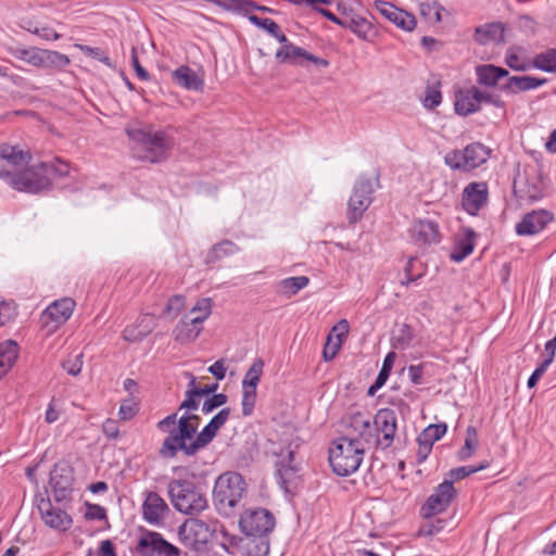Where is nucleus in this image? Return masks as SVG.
Returning a JSON list of instances; mask_svg holds the SVG:
<instances>
[{"label": "nucleus", "instance_id": "obj_1", "mask_svg": "<svg viewBox=\"0 0 556 556\" xmlns=\"http://www.w3.org/2000/svg\"><path fill=\"white\" fill-rule=\"evenodd\" d=\"M276 519L271 511L263 507L245 509L239 519V528L245 538L241 541L247 556H268L270 549L269 534L274 531ZM235 536L228 542H222L220 547L228 554H235L237 547Z\"/></svg>", "mask_w": 556, "mask_h": 556}, {"label": "nucleus", "instance_id": "obj_2", "mask_svg": "<svg viewBox=\"0 0 556 556\" xmlns=\"http://www.w3.org/2000/svg\"><path fill=\"white\" fill-rule=\"evenodd\" d=\"M71 164L55 157L51 162H39L22 172H10L0 168V178L13 189L28 193L49 191L53 181L68 176Z\"/></svg>", "mask_w": 556, "mask_h": 556}, {"label": "nucleus", "instance_id": "obj_3", "mask_svg": "<svg viewBox=\"0 0 556 556\" xmlns=\"http://www.w3.org/2000/svg\"><path fill=\"white\" fill-rule=\"evenodd\" d=\"M125 132L143 151L137 154V159L151 164L167 161L176 146V128L172 125L164 128H155L153 124L127 126Z\"/></svg>", "mask_w": 556, "mask_h": 556}, {"label": "nucleus", "instance_id": "obj_4", "mask_svg": "<svg viewBox=\"0 0 556 556\" xmlns=\"http://www.w3.org/2000/svg\"><path fill=\"white\" fill-rule=\"evenodd\" d=\"M201 418L195 414L185 413L164 439L159 454L162 458H175L179 452L191 457L204 450V445H195L199 438L198 428Z\"/></svg>", "mask_w": 556, "mask_h": 556}, {"label": "nucleus", "instance_id": "obj_5", "mask_svg": "<svg viewBox=\"0 0 556 556\" xmlns=\"http://www.w3.org/2000/svg\"><path fill=\"white\" fill-rule=\"evenodd\" d=\"M167 494L174 508L181 514L195 516L208 508L206 494L192 480H170L167 485Z\"/></svg>", "mask_w": 556, "mask_h": 556}, {"label": "nucleus", "instance_id": "obj_6", "mask_svg": "<svg viewBox=\"0 0 556 556\" xmlns=\"http://www.w3.org/2000/svg\"><path fill=\"white\" fill-rule=\"evenodd\" d=\"M247 491L242 475L227 471L218 476L213 488V504L218 514L230 517L241 502Z\"/></svg>", "mask_w": 556, "mask_h": 556}, {"label": "nucleus", "instance_id": "obj_7", "mask_svg": "<svg viewBox=\"0 0 556 556\" xmlns=\"http://www.w3.org/2000/svg\"><path fill=\"white\" fill-rule=\"evenodd\" d=\"M365 455V446L361 439L340 437L329 448V463L334 473L348 477L361 466Z\"/></svg>", "mask_w": 556, "mask_h": 556}, {"label": "nucleus", "instance_id": "obj_8", "mask_svg": "<svg viewBox=\"0 0 556 556\" xmlns=\"http://www.w3.org/2000/svg\"><path fill=\"white\" fill-rule=\"evenodd\" d=\"M380 174L374 178L362 174L355 180L352 194L348 202L346 219L350 225L359 222L374 201V193L380 187Z\"/></svg>", "mask_w": 556, "mask_h": 556}, {"label": "nucleus", "instance_id": "obj_9", "mask_svg": "<svg viewBox=\"0 0 556 556\" xmlns=\"http://www.w3.org/2000/svg\"><path fill=\"white\" fill-rule=\"evenodd\" d=\"M489 150L480 142H472L463 150H452L444 156L445 164L453 170L470 172L488 161Z\"/></svg>", "mask_w": 556, "mask_h": 556}, {"label": "nucleus", "instance_id": "obj_10", "mask_svg": "<svg viewBox=\"0 0 556 556\" xmlns=\"http://www.w3.org/2000/svg\"><path fill=\"white\" fill-rule=\"evenodd\" d=\"M215 530V521L189 518L179 527L178 535L185 546L200 549L208 542Z\"/></svg>", "mask_w": 556, "mask_h": 556}, {"label": "nucleus", "instance_id": "obj_11", "mask_svg": "<svg viewBox=\"0 0 556 556\" xmlns=\"http://www.w3.org/2000/svg\"><path fill=\"white\" fill-rule=\"evenodd\" d=\"M375 433H371V443L386 450L393 443L397 429V417L393 409L381 408L374 416Z\"/></svg>", "mask_w": 556, "mask_h": 556}, {"label": "nucleus", "instance_id": "obj_12", "mask_svg": "<svg viewBox=\"0 0 556 556\" xmlns=\"http://www.w3.org/2000/svg\"><path fill=\"white\" fill-rule=\"evenodd\" d=\"M265 362L257 357L253 361L250 368L247 370L242 379V415L244 417L251 416L257 399V386L261 381Z\"/></svg>", "mask_w": 556, "mask_h": 556}, {"label": "nucleus", "instance_id": "obj_13", "mask_svg": "<svg viewBox=\"0 0 556 556\" xmlns=\"http://www.w3.org/2000/svg\"><path fill=\"white\" fill-rule=\"evenodd\" d=\"M457 496V490L451 484V481H442L433 492L427 497L420 508L424 518L430 519L447 510L452 502Z\"/></svg>", "mask_w": 556, "mask_h": 556}, {"label": "nucleus", "instance_id": "obj_14", "mask_svg": "<svg viewBox=\"0 0 556 556\" xmlns=\"http://www.w3.org/2000/svg\"><path fill=\"white\" fill-rule=\"evenodd\" d=\"M139 556H179V548L170 544L162 534L146 531L139 538L135 547Z\"/></svg>", "mask_w": 556, "mask_h": 556}, {"label": "nucleus", "instance_id": "obj_15", "mask_svg": "<svg viewBox=\"0 0 556 556\" xmlns=\"http://www.w3.org/2000/svg\"><path fill=\"white\" fill-rule=\"evenodd\" d=\"M554 220V214L545 208L526 213L515 226L518 236L531 237L542 232Z\"/></svg>", "mask_w": 556, "mask_h": 556}, {"label": "nucleus", "instance_id": "obj_16", "mask_svg": "<svg viewBox=\"0 0 556 556\" xmlns=\"http://www.w3.org/2000/svg\"><path fill=\"white\" fill-rule=\"evenodd\" d=\"M73 472L68 467H55L50 475V486L56 503L68 502L73 493Z\"/></svg>", "mask_w": 556, "mask_h": 556}, {"label": "nucleus", "instance_id": "obj_17", "mask_svg": "<svg viewBox=\"0 0 556 556\" xmlns=\"http://www.w3.org/2000/svg\"><path fill=\"white\" fill-rule=\"evenodd\" d=\"M38 510L46 526L51 529L66 532L73 526L71 515L60 507H54L49 498L40 501Z\"/></svg>", "mask_w": 556, "mask_h": 556}, {"label": "nucleus", "instance_id": "obj_18", "mask_svg": "<svg viewBox=\"0 0 556 556\" xmlns=\"http://www.w3.org/2000/svg\"><path fill=\"white\" fill-rule=\"evenodd\" d=\"M488 195L489 191L485 182L468 184L463 191V208L472 216L477 215L486 204Z\"/></svg>", "mask_w": 556, "mask_h": 556}, {"label": "nucleus", "instance_id": "obj_19", "mask_svg": "<svg viewBox=\"0 0 556 556\" xmlns=\"http://www.w3.org/2000/svg\"><path fill=\"white\" fill-rule=\"evenodd\" d=\"M294 448H288L286 458L278 459L275 463L276 467V479L280 488L285 492L290 491V486L293 484V482L296 479L298 472L300 468L294 464Z\"/></svg>", "mask_w": 556, "mask_h": 556}, {"label": "nucleus", "instance_id": "obj_20", "mask_svg": "<svg viewBox=\"0 0 556 556\" xmlns=\"http://www.w3.org/2000/svg\"><path fill=\"white\" fill-rule=\"evenodd\" d=\"M168 510L166 502L156 492H146V498L142 503V516L146 521L151 525H160Z\"/></svg>", "mask_w": 556, "mask_h": 556}, {"label": "nucleus", "instance_id": "obj_21", "mask_svg": "<svg viewBox=\"0 0 556 556\" xmlns=\"http://www.w3.org/2000/svg\"><path fill=\"white\" fill-rule=\"evenodd\" d=\"M375 8L386 16L390 22L406 31H412L416 27V18L413 14L396 9L387 1L376 0Z\"/></svg>", "mask_w": 556, "mask_h": 556}, {"label": "nucleus", "instance_id": "obj_22", "mask_svg": "<svg viewBox=\"0 0 556 556\" xmlns=\"http://www.w3.org/2000/svg\"><path fill=\"white\" fill-rule=\"evenodd\" d=\"M203 318H192L190 315L184 316L173 330L175 341L184 344L193 342L203 330Z\"/></svg>", "mask_w": 556, "mask_h": 556}, {"label": "nucleus", "instance_id": "obj_23", "mask_svg": "<svg viewBox=\"0 0 556 556\" xmlns=\"http://www.w3.org/2000/svg\"><path fill=\"white\" fill-rule=\"evenodd\" d=\"M75 307L74 300L63 298L51 303L42 313L41 320L48 324L49 320L55 324V327L64 324L72 316Z\"/></svg>", "mask_w": 556, "mask_h": 556}, {"label": "nucleus", "instance_id": "obj_24", "mask_svg": "<svg viewBox=\"0 0 556 556\" xmlns=\"http://www.w3.org/2000/svg\"><path fill=\"white\" fill-rule=\"evenodd\" d=\"M341 27L351 30L364 41L372 42L378 37V28L374 23L358 13L352 18H343Z\"/></svg>", "mask_w": 556, "mask_h": 556}, {"label": "nucleus", "instance_id": "obj_25", "mask_svg": "<svg viewBox=\"0 0 556 556\" xmlns=\"http://www.w3.org/2000/svg\"><path fill=\"white\" fill-rule=\"evenodd\" d=\"M454 106L455 112L460 116H468L480 111L479 88L472 86L456 91Z\"/></svg>", "mask_w": 556, "mask_h": 556}, {"label": "nucleus", "instance_id": "obj_26", "mask_svg": "<svg viewBox=\"0 0 556 556\" xmlns=\"http://www.w3.org/2000/svg\"><path fill=\"white\" fill-rule=\"evenodd\" d=\"M547 83L546 78L534 76H508L506 83L500 86V90L507 94H516L536 89Z\"/></svg>", "mask_w": 556, "mask_h": 556}, {"label": "nucleus", "instance_id": "obj_27", "mask_svg": "<svg viewBox=\"0 0 556 556\" xmlns=\"http://www.w3.org/2000/svg\"><path fill=\"white\" fill-rule=\"evenodd\" d=\"M476 238L477 233L472 228H463L462 232L455 238L454 248L450 255L451 260L460 263L470 255L475 249Z\"/></svg>", "mask_w": 556, "mask_h": 556}, {"label": "nucleus", "instance_id": "obj_28", "mask_svg": "<svg viewBox=\"0 0 556 556\" xmlns=\"http://www.w3.org/2000/svg\"><path fill=\"white\" fill-rule=\"evenodd\" d=\"M518 193L520 200L526 201L529 204L542 200L545 195V184L543 177L539 174L528 175Z\"/></svg>", "mask_w": 556, "mask_h": 556}, {"label": "nucleus", "instance_id": "obj_29", "mask_svg": "<svg viewBox=\"0 0 556 556\" xmlns=\"http://www.w3.org/2000/svg\"><path fill=\"white\" fill-rule=\"evenodd\" d=\"M230 408L220 409L210 422L199 432L195 445H204V448L214 440L218 430L227 422L230 416Z\"/></svg>", "mask_w": 556, "mask_h": 556}, {"label": "nucleus", "instance_id": "obj_30", "mask_svg": "<svg viewBox=\"0 0 556 556\" xmlns=\"http://www.w3.org/2000/svg\"><path fill=\"white\" fill-rule=\"evenodd\" d=\"M349 323L345 319L340 320L331 330L323 350L325 361H331L336 357L342 345V337L349 332Z\"/></svg>", "mask_w": 556, "mask_h": 556}, {"label": "nucleus", "instance_id": "obj_31", "mask_svg": "<svg viewBox=\"0 0 556 556\" xmlns=\"http://www.w3.org/2000/svg\"><path fill=\"white\" fill-rule=\"evenodd\" d=\"M439 233V226L432 220H418L412 227V238L417 244L438 242Z\"/></svg>", "mask_w": 556, "mask_h": 556}, {"label": "nucleus", "instance_id": "obj_32", "mask_svg": "<svg viewBox=\"0 0 556 556\" xmlns=\"http://www.w3.org/2000/svg\"><path fill=\"white\" fill-rule=\"evenodd\" d=\"M173 80L187 90L202 91L204 88V80L187 65H181L173 72Z\"/></svg>", "mask_w": 556, "mask_h": 556}, {"label": "nucleus", "instance_id": "obj_33", "mask_svg": "<svg viewBox=\"0 0 556 556\" xmlns=\"http://www.w3.org/2000/svg\"><path fill=\"white\" fill-rule=\"evenodd\" d=\"M477 83L485 87H496L498 80L508 77L509 72L493 64H482L476 67Z\"/></svg>", "mask_w": 556, "mask_h": 556}, {"label": "nucleus", "instance_id": "obj_34", "mask_svg": "<svg viewBox=\"0 0 556 556\" xmlns=\"http://www.w3.org/2000/svg\"><path fill=\"white\" fill-rule=\"evenodd\" d=\"M71 64L70 58L55 50L41 49L39 66L42 70L63 71Z\"/></svg>", "mask_w": 556, "mask_h": 556}, {"label": "nucleus", "instance_id": "obj_35", "mask_svg": "<svg viewBox=\"0 0 556 556\" xmlns=\"http://www.w3.org/2000/svg\"><path fill=\"white\" fill-rule=\"evenodd\" d=\"M370 425L369 417L362 412L353 413L346 419V427L357 432L356 439H361L363 443L367 444L371 443Z\"/></svg>", "mask_w": 556, "mask_h": 556}, {"label": "nucleus", "instance_id": "obj_36", "mask_svg": "<svg viewBox=\"0 0 556 556\" xmlns=\"http://www.w3.org/2000/svg\"><path fill=\"white\" fill-rule=\"evenodd\" d=\"M18 357V344L13 340L0 343V380L12 368Z\"/></svg>", "mask_w": 556, "mask_h": 556}, {"label": "nucleus", "instance_id": "obj_37", "mask_svg": "<svg viewBox=\"0 0 556 556\" xmlns=\"http://www.w3.org/2000/svg\"><path fill=\"white\" fill-rule=\"evenodd\" d=\"M217 3L228 11L242 13L247 16L253 15L252 12L255 10L269 13L274 12L273 9L265 5H260L251 0H217Z\"/></svg>", "mask_w": 556, "mask_h": 556}, {"label": "nucleus", "instance_id": "obj_38", "mask_svg": "<svg viewBox=\"0 0 556 556\" xmlns=\"http://www.w3.org/2000/svg\"><path fill=\"white\" fill-rule=\"evenodd\" d=\"M504 31V26L501 23L485 24L476 28L473 38L476 42L486 45L490 41L502 40Z\"/></svg>", "mask_w": 556, "mask_h": 556}, {"label": "nucleus", "instance_id": "obj_39", "mask_svg": "<svg viewBox=\"0 0 556 556\" xmlns=\"http://www.w3.org/2000/svg\"><path fill=\"white\" fill-rule=\"evenodd\" d=\"M490 466V462L483 460L478 465H466L456 468L450 469L444 475V481H451V484L454 485L456 481H460L478 471L484 470Z\"/></svg>", "mask_w": 556, "mask_h": 556}, {"label": "nucleus", "instance_id": "obj_40", "mask_svg": "<svg viewBox=\"0 0 556 556\" xmlns=\"http://www.w3.org/2000/svg\"><path fill=\"white\" fill-rule=\"evenodd\" d=\"M478 447V432L473 426L466 429L465 443L456 453L458 462H466L473 456Z\"/></svg>", "mask_w": 556, "mask_h": 556}, {"label": "nucleus", "instance_id": "obj_41", "mask_svg": "<svg viewBox=\"0 0 556 556\" xmlns=\"http://www.w3.org/2000/svg\"><path fill=\"white\" fill-rule=\"evenodd\" d=\"M395 357H396V355L394 352H389L386 355L383 363H382V367H381L375 382L368 388L367 394L369 396H374L376 394V392L384 386V383L387 382V380L390 376V372L392 370Z\"/></svg>", "mask_w": 556, "mask_h": 556}, {"label": "nucleus", "instance_id": "obj_42", "mask_svg": "<svg viewBox=\"0 0 556 556\" xmlns=\"http://www.w3.org/2000/svg\"><path fill=\"white\" fill-rule=\"evenodd\" d=\"M532 67L545 73H556V48H548L532 59Z\"/></svg>", "mask_w": 556, "mask_h": 556}, {"label": "nucleus", "instance_id": "obj_43", "mask_svg": "<svg viewBox=\"0 0 556 556\" xmlns=\"http://www.w3.org/2000/svg\"><path fill=\"white\" fill-rule=\"evenodd\" d=\"M309 279L306 276L289 277L278 283V292L290 298L307 287Z\"/></svg>", "mask_w": 556, "mask_h": 556}, {"label": "nucleus", "instance_id": "obj_44", "mask_svg": "<svg viewBox=\"0 0 556 556\" xmlns=\"http://www.w3.org/2000/svg\"><path fill=\"white\" fill-rule=\"evenodd\" d=\"M9 53L17 60L28 63L29 65L37 67L39 66L40 51L38 47H9Z\"/></svg>", "mask_w": 556, "mask_h": 556}, {"label": "nucleus", "instance_id": "obj_45", "mask_svg": "<svg viewBox=\"0 0 556 556\" xmlns=\"http://www.w3.org/2000/svg\"><path fill=\"white\" fill-rule=\"evenodd\" d=\"M306 50L292 45L282 46L277 52H276V60L279 63H290L294 65L301 64L299 62V58L305 59Z\"/></svg>", "mask_w": 556, "mask_h": 556}, {"label": "nucleus", "instance_id": "obj_46", "mask_svg": "<svg viewBox=\"0 0 556 556\" xmlns=\"http://www.w3.org/2000/svg\"><path fill=\"white\" fill-rule=\"evenodd\" d=\"M239 247L230 240H223L214 244L207 253V263H214L224 256H229L239 251Z\"/></svg>", "mask_w": 556, "mask_h": 556}, {"label": "nucleus", "instance_id": "obj_47", "mask_svg": "<svg viewBox=\"0 0 556 556\" xmlns=\"http://www.w3.org/2000/svg\"><path fill=\"white\" fill-rule=\"evenodd\" d=\"M446 430L447 426L444 422L429 425L420 432L417 438V442H424L430 446H433V444L446 433Z\"/></svg>", "mask_w": 556, "mask_h": 556}, {"label": "nucleus", "instance_id": "obj_48", "mask_svg": "<svg viewBox=\"0 0 556 556\" xmlns=\"http://www.w3.org/2000/svg\"><path fill=\"white\" fill-rule=\"evenodd\" d=\"M441 11H443V7L437 1H424L419 4V13L428 23H440Z\"/></svg>", "mask_w": 556, "mask_h": 556}, {"label": "nucleus", "instance_id": "obj_49", "mask_svg": "<svg viewBox=\"0 0 556 556\" xmlns=\"http://www.w3.org/2000/svg\"><path fill=\"white\" fill-rule=\"evenodd\" d=\"M413 339V328L407 324H402L393 336V346L395 349L405 350L410 346Z\"/></svg>", "mask_w": 556, "mask_h": 556}, {"label": "nucleus", "instance_id": "obj_50", "mask_svg": "<svg viewBox=\"0 0 556 556\" xmlns=\"http://www.w3.org/2000/svg\"><path fill=\"white\" fill-rule=\"evenodd\" d=\"M505 64L509 68L519 72H525L532 67V61L528 62L526 60H522L517 53L516 48H510L507 50L505 54Z\"/></svg>", "mask_w": 556, "mask_h": 556}, {"label": "nucleus", "instance_id": "obj_51", "mask_svg": "<svg viewBox=\"0 0 556 556\" xmlns=\"http://www.w3.org/2000/svg\"><path fill=\"white\" fill-rule=\"evenodd\" d=\"M440 85V81H438L437 86H427L425 97L422 99V104L426 109L433 110L441 104L442 93L439 89Z\"/></svg>", "mask_w": 556, "mask_h": 556}, {"label": "nucleus", "instance_id": "obj_52", "mask_svg": "<svg viewBox=\"0 0 556 556\" xmlns=\"http://www.w3.org/2000/svg\"><path fill=\"white\" fill-rule=\"evenodd\" d=\"M213 301L210 298L200 299L190 311V316L192 318H203V323L210 317L212 314Z\"/></svg>", "mask_w": 556, "mask_h": 556}, {"label": "nucleus", "instance_id": "obj_53", "mask_svg": "<svg viewBox=\"0 0 556 556\" xmlns=\"http://www.w3.org/2000/svg\"><path fill=\"white\" fill-rule=\"evenodd\" d=\"M16 315L15 303L0 298V328L14 320Z\"/></svg>", "mask_w": 556, "mask_h": 556}, {"label": "nucleus", "instance_id": "obj_54", "mask_svg": "<svg viewBox=\"0 0 556 556\" xmlns=\"http://www.w3.org/2000/svg\"><path fill=\"white\" fill-rule=\"evenodd\" d=\"M76 47L87 56H90L94 60H98L99 62H102L103 64L108 65L109 67H112V61L110 56L106 54L104 50L98 47H90L87 45H76Z\"/></svg>", "mask_w": 556, "mask_h": 556}, {"label": "nucleus", "instance_id": "obj_55", "mask_svg": "<svg viewBox=\"0 0 556 556\" xmlns=\"http://www.w3.org/2000/svg\"><path fill=\"white\" fill-rule=\"evenodd\" d=\"M289 447L293 448L291 443H287L285 441L276 442L269 439L266 444V453L274 457H277V460L283 459L286 458L287 451Z\"/></svg>", "mask_w": 556, "mask_h": 556}, {"label": "nucleus", "instance_id": "obj_56", "mask_svg": "<svg viewBox=\"0 0 556 556\" xmlns=\"http://www.w3.org/2000/svg\"><path fill=\"white\" fill-rule=\"evenodd\" d=\"M248 20L251 24L266 30L269 35L274 36L280 29L279 25L270 18L260 17L257 15H249Z\"/></svg>", "mask_w": 556, "mask_h": 556}, {"label": "nucleus", "instance_id": "obj_57", "mask_svg": "<svg viewBox=\"0 0 556 556\" xmlns=\"http://www.w3.org/2000/svg\"><path fill=\"white\" fill-rule=\"evenodd\" d=\"M201 396L195 389L187 390L185 392V400L180 403L178 410H197L200 406Z\"/></svg>", "mask_w": 556, "mask_h": 556}, {"label": "nucleus", "instance_id": "obj_58", "mask_svg": "<svg viewBox=\"0 0 556 556\" xmlns=\"http://www.w3.org/2000/svg\"><path fill=\"white\" fill-rule=\"evenodd\" d=\"M228 401V396L224 393L213 394L211 397L206 399L202 405V412L204 414H210L217 407L225 405Z\"/></svg>", "mask_w": 556, "mask_h": 556}, {"label": "nucleus", "instance_id": "obj_59", "mask_svg": "<svg viewBox=\"0 0 556 556\" xmlns=\"http://www.w3.org/2000/svg\"><path fill=\"white\" fill-rule=\"evenodd\" d=\"M480 105L482 103L493 105L497 109H505L506 103L498 93L479 89Z\"/></svg>", "mask_w": 556, "mask_h": 556}, {"label": "nucleus", "instance_id": "obj_60", "mask_svg": "<svg viewBox=\"0 0 556 556\" xmlns=\"http://www.w3.org/2000/svg\"><path fill=\"white\" fill-rule=\"evenodd\" d=\"M138 413V404L134 400L124 401L118 410V416L122 420H130Z\"/></svg>", "mask_w": 556, "mask_h": 556}, {"label": "nucleus", "instance_id": "obj_61", "mask_svg": "<svg viewBox=\"0 0 556 556\" xmlns=\"http://www.w3.org/2000/svg\"><path fill=\"white\" fill-rule=\"evenodd\" d=\"M85 518L87 520H104L106 519V510L104 507L98 504H91L86 502Z\"/></svg>", "mask_w": 556, "mask_h": 556}, {"label": "nucleus", "instance_id": "obj_62", "mask_svg": "<svg viewBox=\"0 0 556 556\" xmlns=\"http://www.w3.org/2000/svg\"><path fill=\"white\" fill-rule=\"evenodd\" d=\"M83 354L76 355L74 358H68L62 362V368L71 376H77L83 367Z\"/></svg>", "mask_w": 556, "mask_h": 556}, {"label": "nucleus", "instance_id": "obj_63", "mask_svg": "<svg viewBox=\"0 0 556 556\" xmlns=\"http://www.w3.org/2000/svg\"><path fill=\"white\" fill-rule=\"evenodd\" d=\"M31 156L28 152H24L18 150L16 147L13 149V152L8 155L5 161L14 166H21L24 164H28Z\"/></svg>", "mask_w": 556, "mask_h": 556}, {"label": "nucleus", "instance_id": "obj_64", "mask_svg": "<svg viewBox=\"0 0 556 556\" xmlns=\"http://www.w3.org/2000/svg\"><path fill=\"white\" fill-rule=\"evenodd\" d=\"M9 80L16 87L25 90V91H37L39 88L31 80L12 73Z\"/></svg>", "mask_w": 556, "mask_h": 556}]
</instances>
